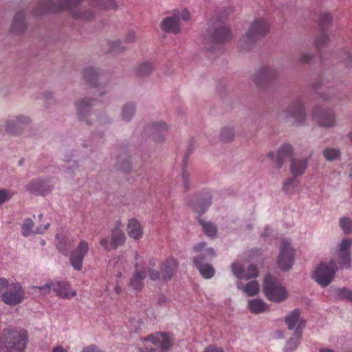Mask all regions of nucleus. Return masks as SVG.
Segmentation results:
<instances>
[{"label":"nucleus","instance_id":"09e8293b","mask_svg":"<svg viewBox=\"0 0 352 352\" xmlns=\"http://www.w3.org/2000/svg\"><path fill=\"white\" fill-rule=\"evenodd\" d=\"M153 69V66L149 63H144L142 64L138 70V73L140 76H143L148 74Z\"/></svg>","mask_w":352,"mask_h":352},{"label":"nucleus","instance_id":"79ce46f5","mask_svg":"<svg viewBox=\"0 0 352 352\" xmlns=\"http://www.w3.org/2000/svg\"><path fill=\"white\" fill-rule=\"evenodd\" d=\"M340 226L346 234L352 232V219L349 217H342L340 219Z\"/></svg>","mask_w":352,"mask_h":352},{"label":"nucleus","instance_id":"aec40b11","mask_svg":"<svg viewBox=\"0 0 352 352\" xmlns=\"http://www.w3.org/2000/svg\"><path fill=\"white\" fill-rule=\"evenodd\" d=\"M352 244V240L345 239L342 241L338 252V263L340 267H349L351 262L350 248Z\"/></svg>","mask_w":352,"mask_h":352},{"label":"nucleus","instance_id":"f704fd0d","mask_svg":"<svg viewBox=\"0 0 352 352\" xmlns=\"http://www.w3.org/2000/svg\"><path fill=\"white\" fill-rule=\"evenodd\" d=\"M211 204V196L207 194L206 197L199 199V201L193 206L195 212L201 214L205 212L207 208Z\"/></svg>","mask_w":352,"mask_h":352},{"label":"nucleus","instance_id":"603ef678","mask_svg":"<svg viewBox=\"0 0 352 352\" xmlns=\"http://www.w3.org/2000/svg\"><path fill=\"white\" fill-rule=\"evenodd\" d=\"M233 137V131L231 128H224L221 131V138L224 141H230Z\"/></svg>","mask_w":352,"mask_h":352},{"label":"nucleus","instance_id":"37998d69","mask_svg":"<svg viewBox=\"0 0 352 352\" xmlns=\"http://www.w3.org/2000/svg\"><path fill=\"white\" fill-rule=\"evenodd\" d=\"M14 195V192L11 189H0V206L5 202L8 201Z\"/></svg>","mask_w":352,"mask_h":352},{"label":"nucleus","instance_id":"423d86ee","mask_svg":"<svg viewBox=\"0 0 352 352\" xmlns=\"http://www.w3.org/2000/svg\"><path fill=\"white\" fill-rule=\"evenodd\" d=\"M263 284L264 294L270 300L278 302L287 298L285 289L270 274L265 276Z\"/></svg>","mask_w":352,"mask_h":352},{"label":"nucleus","instance_id":"412c9836","mask_svg":"<svg viewBox=\"0 0 352 352\" xmlns=\"http://www.w3.org/2000/svg\"><path fill=\"white\" fill-rule=\"evenodd\" d=\"M160 28L164 32L178 34L181 30L179 15L173 14L164 18L161 22Z\"/></svg>","mask_w":352,"mask_h":352},{"label":"nucleus","instance_id":"7c9ffc66","mask_svg":"<svg viewBox=\"0 0 352 352\" xmlns=\"http://www.w3.org/2000/svg\"><path fill=\"white\" fill-rule=\"evenodd\" d=\"M291 172L294 177L301 175L304 173L307 166V161L305 159H293L291 162Z\"/></svg>","mask_w":352,"mask_h":352},{"label":"nucleus","instance_id":"5701e85b","mask_svg":"<svg viewBox=\"0 0 352 352\" xmlns=\"http://www.w3.org/2000/svg\"><path fill=\"white\" fill-rule=\"evenodd\" d=\"M126 232L131 238L135 240L140 239L143 236V228L140 222L135 218L129 220Z\"/></svg>","mask_w":352,"mask_h":352},{"label":"nucleus","instance_id":"1a4fd4ad","mask_svg":"<svg viewBox=\"0 0 352 352\" xmlns=\"http://www.w3.org/2000/svg\"><path fill=\"white\" fill-rule=\"evenodd\" d=\"M35 288L43 294H49L52 290L57 296L63 298L70 299L76 295V292L72 289L71 285L67 282L57 281L47 283L42 287H35Z\"/></svg>","mask_w":352,"mask_h":352},{"label":"nucleus","instance_id":"680f3d73","mask_svg":"<svg viewBox=\"0 0 352 352\" xmlns=\"http://www.w3.org/2000/svg\"><path fill=\"white\" fill-rule=\"evenodd\" d=\"M52 352H68L67 349H64L62 346H55Z\"/></svg>","mask_w":352,"mask_h":352},{"label":"nucleus","instance_id":"20e7f679","mask_svg":"<svg viewBox=\"0 0 352 352\" xmlns=\"http://www.w3.org/2000/svg\"><path fill=\"white\" fill-rule=\"evenodd\" d=\"M206 246L207 244L205 242L199 243L194 246V252L200 255L193 258V263L204 278H210L214 274V269L209 264L204 265L203 262L214 257L215 254L212 248H207Z\"/></svg>","mask_w":352,"mask_h":352},{"label":"nucleus","instance_id":"f257e3e1","mask_svg":"<svg viewBox=\"0 0 352 352\" xmlns=\"http://www.w3.org/2000/svg\"><path fill=\"white\" fill-rule=\"evenodd\" d=\"M82 0H44L41 9L44 12H57L62 10H69L76 19H91L93 13L81 11ZM90 3L98 9H116V3L114 0H89Z\"/></svg>","mask_w":352,"mask_h":352},{"label":"nucleus","instance_id":"f8f14e48","mask_svg":"<svg viewBox=\"0 0 352 352\" xmlns=\"http://www.w3.org/2000/svg\"><path fill=\"white\" fill-rule=\"evenodd\" d=\"M294 249L286 239L281 241L278 265L283 270H289L294 263Z\"/></svg>","mask_w":352,"mask_h":352},{"label":"nucleus","instance_id":"6e6d98bb","mask_svg":"<svg viewBox=\"0 0 352 352\" xmlns=\"http://www.w3.org/2000/svg\"><path fill=\"white\" fill-rule=\"evenodd\" d=\"M174 14H178L179 20L182 19L184 21H188L190 18V12L186 9H184L180 12L175 13Z\"/></svg>","mask_w":352,"mask_h":352},{"label":"nucleus","instance_id":"473e14b6","mask_svg":"<svg viewBox=\"0 0 352 352\" xmlns=\"http://www.w3.org/2000/svg\"><path fill=\"white\" fill-rule=\"evenodd\" d=\"M29 119L25 116H21L16 118V121H10L6 126V131L12 134H17L18 131L16 128H20L21 125L28 124Z\"/></svg>","mask_w":352,"mask_h":352},{"label":"nucleus","instance_id":"de8ad7c7","mask_svg":"<svg viewBox=\"0 0 352 352\" xmlns=\"http://www.w3.org/2000/svg\"><path fill=\"white\" fill-rule=\"evenodd\" d=\"M336 296L340 299H346L352 301V291L349 289H338L336 292Z\"/></svg>","mask_w":352,"mask_h":352},{"label":"nucleus","instance_id":"a211bd4d","mask_svg":"<svg viewBox=\"0 0 352 352\" xmlns=\"http://www.w3.org/2000/svg\"><path fill=\"white\" fill-rule=\"evenodd\" d=\"M313 118L318 124L324 127H329L334 125L335 116L331 110L318 111V109L313 111Z\"/></svg>","mask_w":352,"mask_h":352},{"label":"nucleus","instance_id":"3c124183","mask_svg":"<svg viewBox=\"0 0 352 352\" xmlns=\"http://www.w3.org/2000/svg\"><path fill=\"white\" fill-rule=\"evenodd\" d=\"M182 183L184 186V190H188L190 188L189 184V173L186 168H183L182 173Z\"/></svg>","mask_w":352,"mask_h":352},{"label":"nucleus","instance_id":"13d9d810","mask_svg":"<svg viewBox=\"0 0 352 352\" xmlns=\"http://www.w3.org/2000/svg\"><path fill=\"white\" fill-rule=\"evenodd\" d=\"M311 56L309 54H302L300 56V60L301 63H306L310 61Z\"/></svg>","mask_w":352,"mask_h":352},{"label":"nucleus","instance_id":"5fc2aeb1","mask_svg":"<svg viewBox=\"0 0 352 352\" xmlns=\"http://www.w3.org/2000/svg\"><path fill=\"white\" fill-rule=\"evenodd\" d=\"M202 352H224V350L221 346L210 344L206 347Z\"/></svg>","mask_w":352,"mask_h":352},{"label":"nucleus","instance_id":"c9c22d12","mask_svg":"<svg viewBox=\"0 0 352 352\" xmlns=\"http://www.w3.org/2000/svg\"><path fill=\"white\" fill-rule=\"evenodd\" d=\"M238 288L243 291L249 296H255L259 291V285L257 281L252 280L246 284L245 286L241 287V284L238 283Z\"/></svg>","mask_w":352,"mask_h":352},{"label":"nucleus","instance_id":"a19ab883","mask_svg":"<svg viewBox=\"0 0 352 352\" xmlns=\"http://www.w3.org/2000/svg\"><path fill=\"white\" fill-rule=\"evenodd\" d=\"M92 104L88 99H82L78 103L76 104L77 111L78 116L82 118L84 115L87 114L89 111L90 107Z\"/></svg>","mask_w":352,"mask_h":352},{"label":"nucleus","instance_id":"0eeeda50","mask_svg":"<svg viewBox=\"0 0 352 352\" xmlns=\"http://www.w3.org/2000/svg\"><path fill=\"white\" fill-rule=\"evenodd\" d=\"M25 298V292L18 282L11 281L7 290L1 295V300L9 306H16L23 302Z\"/></svg>","mask_w":352,"mask_h":352},{"label":"nucleus","instance_id":"4468645a","mask_svg":"<svg viewBox=\"0 0 352 352\" xmlns=\"http://www.w3.org/2000/svg\"><path fill=\"white\" fill-rule=\"evenodd\" d=\"M331 19L332 17L329 13L324 12L320 15L318 25L321 30L315 41L316 47L319 52L328 43L329 38L325 32V28L330 24Z\"/></svg>","mask_w":352,"mask_h":352},{"label":"nucleus","instance_id":"2eb2a0df","mask_svg":"<svg viewBox=\"0 0 352 352\" xmlns=\"http://www.w3.org/2000/svg\"><path fill=\"white\" fill-rule=\"evenodd\" d=\"M211 41L214 43H223L228 42L232 37L230 30L222 23H214L208 30Z\"/></svg>","mask_w":352,"mask_h":352},{"label":"nucleus","instance_id":"0e129e2a","mask_svg":"<svg viewBox=\"0 0 352 352\" xmlns=\"http://www.w3.org/2000/svg\"><path fill=\"white\" fill-rule=\"evenodd\" d=\"M155 264H156V261L155 259L150 260V261H149L150 266L153 267L155 265Z\"/></svg>","mask_w":352,"mask_h":352},{"label":"nucleus","instance_id":"ea45409f","mask_svg":"<svg viewBox=\"0 0 352 352\" xmlns=\"http://www.w3.org/2000/svg\"><path fill=\"white\" fill-rule=\"evenodd\" d=\"M299 182L294 177L288 178L283 186V190L288 194H293L295 192Z\"/></svg>","mask_w":352,"mask_h":352},{"label":"nucleus","instance_id":"e433bc0d","mask_svg":"<svg viewBox=\"0 0 352 352\" xmlns=\"http://www.w3.org/2000/svg\"><path fill=\"white\" fill-rule=\"evenodd\" d=\"M84 76L85 78L87 80V82L89 83L91 86H97L98 74L94 68H86L84 71Z\"/></svg>","mask_w":352,"mask_h":352},{"label":"nucleus","instance_id":"8fccbe9b","mask_svg":"<svg viewBox=\"0 0 352 352\" xmlns=\"http://www.w3.org/2000/svg\"><path fill=\"white\" fill-rule=\"evenodd\" d=\"M110 49L109 52H120L125 50V46L122 45V43L120 41H111L109 43Z\"/></svg>","mask_w":352,"mask_h":352},{"label":"nucleus","instance_id":"69168bd1","mask_svg":"<svg viewBox=\"0 0 352 352\" xmlns=\"http://www.w3.org/2000/svg\"><path fill=\"white\" fill-rule=\"evenodd\" d=\"M320 352H333V351L329 349H321Z\"/></svg>","mask_w":352,"mask_h":352},{"label":"nucleus","instance_id":"58836bf2","mask_svg":"<svg viewBox=\"0 0 352 352\" xmlns=\"http://www.w3.org/2000/svg\"><path fill=\"white\" fill-rule=\"evenodd\" d=\"M198 221L201 225L203 230L206 236L209 237H213L217 234L216 226L210 222H205L201 219L199 218Z\"/></svg>","mask_w":352,"mask_h":352},{"label":"nucleus","instance_id":"f3484780","mask_svg":"<svg viewBox=\"0 0 352 352\" xmlns=\"http://www.w3.org/2000/svg\"><path fill=\"white\" fill-rule=\"evenodd\" d=\"M284 118L294 124H299L305 120V111L302 103L298 101L291 106L285 112Z\"/></svg>","mask_w":352,"mask_h":352},{"label":"nucleus","instance_id":"4be33fe9","mask_svg":"<svg viewBox=\"0 0 352 352\" xmlns=\"http://www.w3.org/2000/svg\"><path fill=\"white\" fill-rule=\"evenodd\" d=\"M52 186L47 182L44 181H32L26 186V190L36 195H45L52 190Z\"/></svg>","mask_w":352,"mask_h":352},{"label":"nucleus","instance_id":"72a5a7b5","mask_svg":"<svg viewBox=\"0 0 352 352\" xmlns=\"http://www.w3.org/2000/svg\"><path fill=\"white\" fill-rule=\"evenodd\" d=\"M116 168L124 173H128L131 168L129 157L126 153L120 154L117 158Z\"/></svg>","mask_w":352,"mask_h":352},{"label":"nucleus","instance_id":"e2e57ef3","mask_svg":"<svg viewBox=\"0 0 352 352\" xmlns=\"http://www.w3.org/2000/svg\"><path fill=\"white\" fill-rule=\"evenodd\" d=\"M49 226H50V224L47 223L43 228H42V229L40 228H37L36 232H38V233L43 232V231L47 230Z\"/></svg>","mask_w":352,"mask_h":352},{"label":"nucleus","instance_id":"bb28decb","mask_svg":"<svg viewBox=\"0 0 352 352\" xmlns=\"http://www.w3.org/2000/svg\"><path fill=\"white\" fill-rule=\"evenodd\" d=\"M275 76V71L266 67L261 69L257 72L254 78V82L258 85H262L268 82Z\"/></svg>","mask_w":352,"mask_h":352},{"label":"nucleus","instance_id":"774afa93","mask_svg":"<svg viewBox=\"0 0 352 352\" xmlns=\"http://www.w3.org/2000/svg\"><path fill=\"white\" fill-rule=\"evenodd\" d=\"M349 138H350V140H351V142H352V133H351L349 134Z\"/></svg>","mask_w":352,"mask_h":352},{"label":"nucleus","instance_id":"a18cd8bd","mask_svg":"<svg viewBox=\"0 0 352 352\" xmlns=\"http://www.w3.org/2000/svg\"><path fill=\"white\" fill-rule=\"evenodd\" d=\"M323 155L327 160H334L340 156V151L336 148H327L324 149Z\"/></svg>","mask_w":352,"mask_h":352},{"label":"nucleus","instance_id":"6e6552de","mask_svg":"<svg viewBox=\"0 0 352 352\" xmlns=\"http://www.w3.org/2000/svg\"><path fill=\"white\" fill-rule=\"evenodd\" d=\"M338 266L335 261L331 260L327 265L322 263L313 274L314 280L322 287H326L332 281Z\"/></svg>","mask_w":352,"mask_h":352},{"label":"nucleus","instance_id":"b1692460","mask_svg":"<svg viewBox=\"0 0 352 352\" xmlns=\"http://www.w3.org/2000/svg\"><path fill=\"white\" fill-rule=\"evenodd\" d=\"M74 239L69 236L62 234L56 235V248L60 252L67 255L73 246Z\"/></svg>","mask_w":352,"mask_h":352},{"label":"nucleus","instance_id":"f03ea898","mask_svg":"<svg viewBox=\"0 0 352 352\" xmlns=\"http://www.w3.org/2000/svg\"><path fill=\"white\" fill-rule=\"evenodd\" d=\"M174 344L175 338L172 334L157 332L140 338L137 348L138 352H166Z\"/></svg>","mask_w":352,"mask_h":352},{"label":"nucleus","instance_id":"a878e982","mask_svg":"<svg viewBox=\"0 0 352 352\" xmlns=\"http://www.w3.org/2000/svg\"><path fill=\"white\" fill-rule=\"evenodd\" d=\"M300 314L298 309H295L285 317V323L289 329L293 330L296 328V330H298L301 322H303V328L305 327V321L300 318Z\"/></svg>","mask_w":352,"mask_h":352},{"label":"nucleus","instance_id":"ddd939ff","mask_svg":"<svg viewBox=\"0 0 352 352\" xmlns=\"http://www.w3.org/2000/svg\"><path fill=\"white\" fill-rule=\"evenodd\" d=\"M89 244L87 241L81 240L76 248H75L70 255V263L72 267L78 271L82 268L83 261L89 251Z\"/></svg>","mask_w":352,"mask_h":352},{"label":"nucleus","instance_id":"9b49d317","mask_svg":"<svg viewBox=\"0 0 352 352\" xmlns=\"http://www.w3.org/2000/svg\"><path fill=\"white\" fill-rule=\"evenodd\" d=\"M177 261L174 258H168L161 265V275L157 271L150 270L148 272L149 277L153 280H159L161 277L164 280H169L177 269Z\"/></svg>","mask_w":352,"mask_h":352},{"label":"nucleus","instance_id":"9d476101","mask_svg":"<svg viewBox=\"0 0 352 352\" xmlns=\"http://www.w3.org/2000/svg\"><path fill=\"white\" fill-rule=\"evenodd\" d=\"M134 258L135 271L130 280L129 287L135 291H140L143 287V281L146 277L147 272L144 267L143 258L138 252L135 253Z\"/></svg>","mask_w":352,"mask_h":352},{"label":"nucleus","instance_id":"864d4df0","mask_svg":"<svg viewBox=\"0 0 352 352\" xmlns=\"http://www.w3.org/2000/svg\"><path fill=\"white\" fill-rule=\"evenodd\" d=\"M10 283H11V281H10L8 279L3 278V277H0V294H1V296L2 295V293L4 292L5 290H7Z\"/></svg>","mask_w":352,"mask_h":352},{"label":"nucleus","instance_id":"c03bdc74","mask_svg":"<svg viewBox=\"0 0 352 352\" xmlns=\"http://www.w3.org/2000/svg\"><path fill=\"white\" fill-rule=\"evenodd\" d=\"M134 113V105L132 104H126L124 106L122 111V117L124 120H129Z\"/></svg>","mask_w":352,"mask_h":352},{"label":"nucleus","instance_id":"39448f33","mask_svg":"<svg viewBox=\"0 0 352 352\" xmlns=\"http://www.w3.org/2000/svg\"><path fill=\"white\" fill-rule=\"evenodd\" d=\"M269 30L270 25L265 19L262 18L255 19L246 34L240 39L241 47L248 49L256 41L264 37Z\"/></svg>","mask_w":352,"mask_h":352},{"label":"nucleus","instance_id":"4d7b16f0","mask_svg":"<svg viewBox=\"0 0 352 352\" xmlns=\"http://www.w3.org/2000/svg\"><path fill=\"white\" fill-rule=\"evenodd\" d=\"M81 352H103L95 345H90L84 347Z\"/></svg>","mask_w":352,"mask_h":352},{"label":"nucleus","instance_id":"338daca9","mask_svg":"<svg viewBox=\"0 0 352 352\" xmlns=\"http://www.w3.org/2000/svg\"><path fill=\"white\" fill-rule=\"evenodd\" d=\"M274 153H272V152H271V153H269L267 154V156H268V157H270V158H273V157H274Z\"/></svg>","mask_w":352,"mask_h":352},{"label":"nucleus","instance_id":"052dcab7","mask_svg":"<svg viewBox=\"0 0 352 352\" xmlns=\"http://www.w3.org/2000/svg\"><path fill=\"white\" fill-rule=\"evenodd\" d=\"M135 33L130 32V33H129V34L127 35V36L126 38V42L132 43L135 41Z\"/></svg>","mask_w":352,"mask_h":352},{"label":"nucleus","instance_id":"2f4dec72","mask_svg":"<svg viewBox=\"0 0 352 352\" xmlns=\"http://www.w3.org/2000/svg\"><path fill=\"white\" fill-rule=\"evenodd\" d=\"M248 307L253 314H258L268 310L267 305L260 299H253L248 302Z\"/></svg>","mask_w":352,"mask_h":352},{"label":"nucleus","instance_id":"4c0bfd02","mask_svg":"<svg viewBox=\"0 0 352 352\" xmlns=\"http://www.w3.org/2000/svg\"><path fill=\"white\" fill-rule=\"evenodd\" d=\"M122 265V263L120 261H117L114 265H113V272H116L115 275L117 277L116 278V286L115 287V292L117 294H120L122 292V286L120 285V283H122L121 278H122V272L120 271V266Z\"/></svg>","mask_w":352,"mask_h":352},{"label":"nucleus","instance_id":"bf43d9fd","mask_svg":"<svg viewBox=\"0 0 352 352\" xmlns=\"http://www.w3.org/2000/svg\"><path fill=\"white\" fill-rule=\"evenodd\" d=\"M168 302V299L164 296H160L157 299V303L159 305H166Z\"/></svg>","mask_w":352,"mask_h":352},{"label":"nucleus","instance_id":"6ab92c4d","mask_svg":"<svg viewBox=\"0 0 352 352\" xmlns=\"http://www.w3.org/2000/svg\"><path fill=\"white\" fill-rule=\"evenodd\" d=\"M231 267L234 275L239 279L249 280L258 275L257 268L253 265H250L247 270L239 263H233Z\"/></svg>","mask_w":352,"mask_h":352},{"label":"nucleus","instance_id":"7ed1b4c3","mask_svg":"<svg viewBox=\"0 0 352 352\" xmlns=\"http://www.w3.org/2000/svg\"><path fill=\"white\" fill-rule=\"evenodd\" d=\"M27 342V331L23 329H3L0 336V352H22Z\"/></svg>","mask_w":352,"mask_h":352},{"label":"nucleus","instance_id":"393cba45","mask_svg":"<svg viewBox=\"0 0 352 352\" xmlns=\"http://www.w3.org/2000/svg\"><path fill=\"white\" fill-rule=\"evenodd\" d=\"M149 130L153 138L156 142H161L168 131V126L165 122L160 121L153 123Z\"/></svg>","mask_w":352,"mask_h":352},{"label":"nucleus","instance_id":"c756f323","mask_svg":"<svg viewBox=\"0 0 352 352\" xmlns=\"http://www.w3.org/2000/svg\"><path fill=\"white\" fill-rule=\"evenodd\" d=\"M303 322H301V324H299L298 329L295 330L292 338L287 341L285 346L287 352L293 351L297 348L298 342L302 338V329H303Z\"/></svg>","mask_w":352,"mask_h":352},{"label":"nucleus","instance_id":"c85d7f7f","mask_svg":"<svg viewBox=\"0 0 352 352\" xmlns=\"http://www.w3.org/2000/svg\"><path fill=\"white\" fill-rule=\"evenodd\" d=\"M293 152V148L289 144L282 146L277 153L276 163L277 167L280 168L284 162L289 158Z\"/></svg>","mask_w":352,"mask_h":352},{"label":"nucleus","instance_id":"49530a36","mask_svg":"<svg viewBox=\"0 0 352 352\" xmlns=\"http://www.w3.org/2000/svg\"><path fill=\"white\" fill-rule=\"evenodd\" d=\"M34 227V222L31 219H27L24 221L22 226V234L24 236H28L32 232Z\"/></svg>","mask_w":352,"mask_h":352},{"label":"nucleus","instance_id":"dca6fc26","mask_svg":"<svg viewBox=\"0 0 352 352\" xmlns=\"http://www.w3.org/2000/svg\"><path fill=\"white\" fill-rule=\"evenodd\" d=\"M126 236L123 231L116 227L111 230V239L103 238L100 240V245L104 250L109 251L117 249L119 246L123 245L125 242Z\"/></svg>","mask_w":352,"mask_h":352},{"label":"nucleus","instance_id":"cd10ccee","mask_svg":"<svg viewBox=\"0 0 352 352\" xmlns=\"http://www.w3.org/2000/svg\"><path fill=\"white\" fill-rule=\"evenodd\" d=\"M25 14L23 11L17 12L13 19L11 30L16 34H19L25 29Z\"/></svg>","mask_w":352,"mask_h":352}]
</instances>
